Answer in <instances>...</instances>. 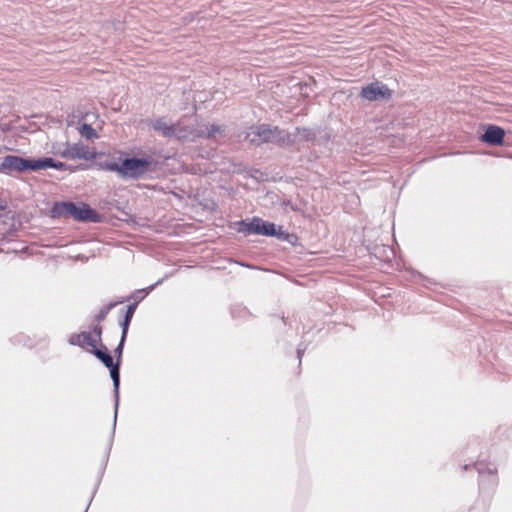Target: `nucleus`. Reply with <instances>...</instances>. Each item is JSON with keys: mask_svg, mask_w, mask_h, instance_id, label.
I'll list each match as a JSON object with an SVG mask.
<instances>
[{"mask_svg": "<svg viewBox=\"0 0 512 512\" xmlns=\"http://www.w3.org/2000/svg\"><path fill=\"white\" fill-rule=\"evenodd\" d=\"M150 126L162 136L174 138L176 123L173 124L168 122L165 117H159L151 120Z\"/></svg>", "mask_w": 512, "mask_h": 512, "instance_id": "obj_11", "label": "nucleus"}, {"mask_svg": "<svg viewBox=\"0 0 512 512\" xmlns=\"http://www.w3.org/2000/svg\"><path fill=\"white\" fill-rule=\"evenodd\" d=\"M234 172L236 173H241L244 171V169L242 168V164H239V165H234Z\"/></svg>", "mask_w": 512, "mask_h": 512, "instance_id": "obj_29", "label": "nucleus"}, {"mask_svg": "<svg viewBox=\"0 0 512 512\" xmlns=\"http://www.w3.org/2000/svg\"><path fill=\"white\" fill-rule=\"evenodd\" d=\"M135 311H136L135 304H129L127 306V309H126V312L124 314V317L119 322V326L121 327V335L127 336L128 330H129V326H130V323H131V320H132V318L134 316Z\"/></svg>", "mask_w": 512, "mask_h": 512, "instance_id": "obj_18", "label": "nucleus"}, {"mask_svg": "<svg viewBox=\"0 0 512 512\" xmlns=\"http://www.w3.org/2000/svg\"><path fill=\"white\" fill-rule=\"evenodd\" d=\"M95 342L89 332L74 333L70 335L68 343L72 346H79L84 348L85 345L95 348Z\"/></svg>", "mask_w": 512, "mask_h": 512, "instance_id": "obj_13", "label": "nucleus"}, {"mask_svg": "<svg viewBox=\"0 0 512 512\" xmlns=\"http://www.w3.org/2000/svg\"><path fill=\"white\" fill-rule=\"evenodd\" d=\"M37 171V159L24 158L18 155H6L0 164V172L12 174L13 172Z\"/></svg>", "mask_w": 512, "mask_h": 512, "instance_id": "obj_6", "label": "nucleus"}, {"mask_svg": "<svg viewBox=\"0 0 512 512\" xmlns=\"http://www.w3.org/2000/svg\"><path fill=\"white\" fill-rule=\"evenodd\" d=\"M117 303L118 302H110L109 304L103 306L96 315L95 319L98 322L105 320L110 310L113 309L117 305Z\"/></svg>", "mask_w": 512, "mask_h": 512, "instance_id": "obj_23", "label": "nucleus"}, {"mask_svg": "<svg viewBox=\"0 0 512 512\" xmlns=\"http://www.w3.org/2000/svg\"><path fill=\"white\" fill-rule=\"evenodd\" d=\"M69 147L71 159L92 160L95 158V154L90 151L89 147L82 143H75Z\"/></svg>", "mask_w": 512, "mask_h": 512, "instance_id": "obj_14", "label": "nucleus"}, {"mask_svg": "<svg viewBox=\"0 0 512 512\" xmlns=\"http://www.w3.org/2000/svg\"><path fill=\"white\" fill-rule=\"evenodd\" d=\"M48 168H54V169L60 170V171H65V170H69L70 172L74 171V169L72 167H70L69 165H67L66 163L60 162V161H55L51 157L37 158V171L43 170V169H48Z\"/></svg>", "mask_w": 512, "mask_h": 512, "instance_id": "obj_12", "label": "nucleus"}, {"mask_svg": "<svg viewBox=\"0 0 512 512\" xmlns=\"http://www.w3.org/2000/svg\"><path fill=\"white\" fill-rule=\"evenodd\" d=\"M7 208V204L4 201H0V211H4Z\"/></svg>", "mask_w": 512, "mask_h": 512, "instance_id": "obj_30", "label": "nucleus"}, {"mask_svg": "<svg viewBox=\"0 0 512 512\" xmlns=\"http://www.w3.org/2000/svg\"><path fill=\"white\" fill-rule=\"evenodd\" d=\"M472 466L478 472L479 490L481 492H493L498 485L496 466L483 460L474 462ZM470 467L471 464H465L463 470L468 471Z\"/></svg>", "mask_w": 512, "mask_h": 512, "instance_id": "obj_4", "label": "nucleus"}, {"mask_svg": "<svg viewBox=\"0 0 512 512\" xmlns=\"http://www.w3.org/2000/svg\"><path fill=\"white\" fill-rule=\"evenodd\" d=\"M54 218H73L79 222L98 223L101 220L99 213L92 209L88 204H76L71 201H62L54 203L51 209Z\"/></svg>", "mask_w": 512, "mask_h": 512, "instance_id": "obj_1", "label": "nucleus"}, {"mask_svg": "<svg viewBox=\"0 0 512 512\" xmlns=\"http://www.w3.org/2000/svg\"><path fill=\"white\" fill-rule=\"evenodd\" d=\"M205 130L202 126L185 125L176 123L174 138L180 141L194 142L200 137H204Z\"/></svg>", "mask_w": 512, "mask_h": 512, "instance_id": "obj_8", "label": "nucleus"}, {"mask_svg": "<svg viewBox=\"0 0 512 512\" xmlns=\"http://www.w3.org/2000/svg\"><path fill=\"white\" fill-rule=\"evenodd\" d=\"M417 276L420 278V280H422V281H427L428 283H431V282H430V280H429L428 278H426V277L422 276V274H419V273H418V274H417Z\"/></svg>", "mask_w": 512, "mask_h": 512, "instance_id": "obj_31", "label": "nucleus"}, {"mask_svg": "<svg viewBox=\"0 0 512 512\" xmlns=\"http://www.w3.org/2000/svg\"><path fill=\"white\" fill-rule=\"evenodd\" d=\"M126 338H127V336L121 335L120 341H119L118 345L116 346V348L114 349V354L116 357L115 363L121 364V359H122V354H123V349H124Z\"/></svg>", "mask_w": 512, "mask_h": 512, "instance_id": "obj_24", "label": "nucleus"}, {"mask_svg": "<svg viewBox=\"0 0 512 512\" xmlns=\"http://www.w3.org/2000/svg\"><path fill=\"white\" fill-rule=\"evenodd\" d=\"M205 130V135L203 138L212 139L215 138L217 135H223L224 133V127L216 124H211L209 126H202Z\"/></svg>", "mask_w": 512, "mask_h": 512, "instance_id": "obj_19", "label": "nucleus"}, {"mask_svg": "<svg viewBox=\"0 0 512 512\" xmlns=\"http://www.w3.org/2000/svg\"><path fill=\"white\" fill-rule=\"evenodd\" d=\"M245 139L255 146H260L264 143L277 145H289L291 143L289 133L279 129L277 126L272 127L266 124L250 127L246 132Z\"/></svg>", "mask_w": 512, "mask_h": 512, "instance_id": "obj_2", "label": "nucleus"}, {"mask_svg": "<svg viewBox=\"0 0 512 512\" xmlns=\"http://www.w3.org/2000/svg\"><path fill=\"white\" fill-rule=\"evenodd\" d=\"M291 136V144H294L296 142H312L316 138V133L314 130L310 128H299L297 127L295 129L294 134H290Z\"/></svg>", "mask_w": 512, "mask_h": 512, "instance_id": "obj_15", "label": "nucleus"}, {"mask_svg": "<svg viewBox=\"0 0 512 512\" xmlns=\"http://www.w3.org/2000/svg\"><path fill=\"white\" fill-rule=\"evenodd\" d=\"M92 353L106 368L115 364L113 357L106 347H103V349L97 348V341L95 342V348H93Z\"/></svg>", "mask_w": 512, "mask_h": 512, "instance_id": "obj_17", "label": "nucleus"}, {"mask_svg": "<svg viewBox=\"0 0 512 512\" xmlns=\"http://www.w3.org/2000/svg\"><path fill=\"white\" fill-rule=\"evenodd\" d=\"M166 277L164 278H161L159 279L156 283L146 287V288H143V289H139V290H136L135 292H133L128 298L127 300H133V303L132 304H135V309H137V306L138 304L144 300V298L150 293L152 292L156 286L160 285L163 283V281L165 280Z\"/></svg>", "mask_w": 512, "mask_h": 512, "instance_id": "obj_16", "label": "nucleus"}, {"mask_svg": "<svg viewBox=\"0 0 512 512\" xmlns=\"http://www.w3.org/2000/svg\"><path fill=\"white\" fill-rule=\"evenodd\" d=\"M79 133L81 134V136L85 137L88 140L98 138L96 130L90 124L87 123H84L80 126Z\"/></svg>", "mask_w": 512, "mask_h": 512, "instance_id": "obj_21", "label": "nucleus"}, {"mask_svg": "<svg viewBox=\"0 0 512 512\" xmlns=\"http://www.w3.org/2000/svg\"><path fill=\"white\" fill-rule=\"evenodd\" d=\"M505 130L497 125H487L484 133L480 136V140L488 145L501 146L504 143Z\"/></svg>", "mask_w": 512, "mask_h": 512, "instance_id": "obj_9", "label": "nucleus"}, {"mask_svg": "<svg viewBox=\"0 0 512 512\" xmlns=\"http://www.w3.org/2000/svg\"><path fill=\"white\" fill-rule=\"evenodd\" d=\"M152 158L126 157L121 161L120 178L125 180H138L150 170Z\"/></svg>", "mask_w": 512, "mask_h": 512, "instance_id": "obj_5", "label": "nucleus"}, {"mask_svg": "<svg viewBox=\"0 0 512 512\" xmlns=\"http://www.w3.org/2000/svg\"><path fill=\"white\" fill-rule=\"evenodd\" d=\"M54 153L62 158L71 159L69 144H66L63 147H59L57 150L54 151Z\"/></svg>", "mask_w": 512, "mask_h": 512, "instance_id": "obj_25", "label": "nucleus"}, {"mask_svg": "<svg viewBox=\"0 0 512 512\" xmlns=\"http://www.w3.org/2000/svg\"><path fill=\"white\" fill-rule=\"evenodd\" d=\"M91 498H93V496H92ZM91 501H92V499H90L89 503H91ZM88 505H90V504H88ZM87 507H89V506H87ZM86 509H88V508H86ZM86 511H87V510H85V512H86Z\"/></svg>", "mask_w": 512, "mask_h": 512, "instance_id": "obj_32", "label": "nucleus"}, {"mask_svg": "<svg viewBox=\"0 0 512 512\" xmlns=\"http://www.w3.org/2000/svg\"><path fill=\"white\" fill-rule=\"evenodd\" d=\"M99 167L102 170L116 172L118 176L120 177L121 173V163H118L115 160H105L99 163Z\"/></svg>", "mask_w": 512, "mask_h": 512, "instance_id": "obj_20", "label": "nucleus"}, {"mask_svg": "<svg viewBox=\"0 0 512 512\" xmlns=\"http://www.w3.org/2000/svg\"><path fill=\"white\" fill-rule=\"evenodd\" d=\"M120 365L119 363H115L113 366L109 367L110 377L113 382V390H114V398H115V413H114V421L112 434L115 432L116 421H117V412L119 406V388H120Z\"/></svg>", "mask_w": 512, "mask_h": 512, "instance_id": "obj_10", "label": "nucleus"}, {"mask_svg": "<svg viewBox=\"0 0 512 512\" xmlns=\"http://www.w3.org/2000/svg\"><path fill=\"white\" fill-rule=\"evenodd\" d=\"M102 331L103 329L100 324H96L92 327V332L97 336L99 342H101Z\"/></svg>", "mask_w": 512, "mask_h": 512, "instance_id": "obj_27", "label": "nucleus"}, {"mask_svg": "<svg viewBox=\"0 0 512 512\" xmlns=\"http://www.w3.org/2000/svg\"><path fill=\"white\" fill-rule=\"evenodd\" d=\"M307 349V345L304 343H300L297 347V357L299 359V362H301L302 356L305 353Z\"/></svg>", "mask_w": 512, "mask_h": 512, "instance_id": "obj_26", "label": "nucleus"}, {"mask_svg": "<svg viewBox=\"0 0 512 512\" xmlns=\"http://www.w3.org/2000/svg\"><path fill=\"white\" fill-rule=\"evenodd\" d=\"M360 95L369 101L388 100L391 98L392 92L386 85L373 82L362 87Z\"/></svg>", "mask_w": 512, "mask_h": 512, "instance_id": "obj_7", "label": "nucleus"}, {"mask_svg": "<svg viewBox=\"0 0 512 512\" xmlns=\"http://www.w3.org/2000/svg\"><path fill=\"white\" fill-rule=\"evenodd\" d=\"M249 176L255 179H260L263 177V173L260 170L255 169L249 174Z\"/></svg>", "mask_w": 512, "mask_h": 512, "instance_id": "obj_28", "label": "nucleus"}, {"mask_svg": "<svg viewBox=\"0 0 512 512\" xmlns=\"http://www.w3.org/2000/svg\"><path fill=\"white\" fill-rule=\"evenodd\" d=\"M236 229L239 233L244 235H263L269 237H276L279 240L285 241L289 238V233L277 227L274 223L263 220L258 216L252 217L250 220H240L235 223Z\"/></svg>", "mask_w": 512, "mask_h": 512, "instance_id": "obj_3", "label": "nucleus"}, {"mask_svg": "<svg viewBox=\"0 0 512 512\" xmlns=\"http://www.w3.org/2000/svg\"><path fill=\"white\" fill-rule=\"evenodd\" d=\"M11 342L13 345L28 346L31 344V339L25 333H18L11 338Z\"/></svg>", "mask_w": 512, "mask_h": 512, "instance_id": "obj_22", "label": "nucleus"}]
</instances>
